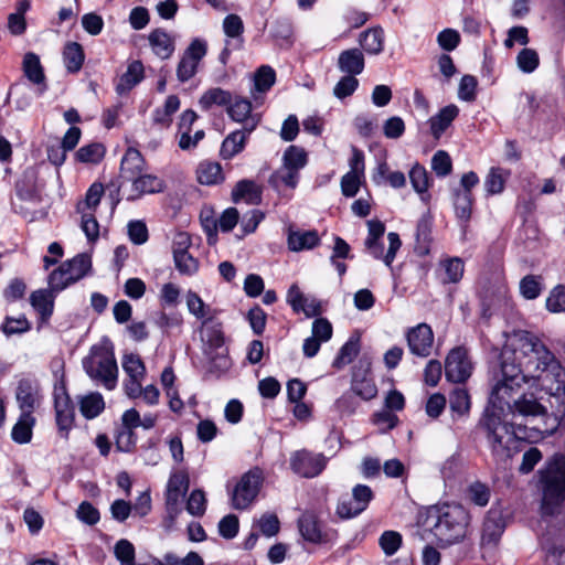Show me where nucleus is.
Masks as SVG:
<instances>
[{"mask_svg":"<svg viewBox=\"0 0 565 565\" xmlns=\"http://www.w3.org/2000/svg\"><path fill=\"white\" fill-rule=\"evenodd\" d=\"M522 351L527 356L521 369L505 359L502 361V380L492 388L489 404L498 409H512L514 395L521 394L522 385L531 380H542L550 390L565 388V369L555 355L535 335L524 333L521 338Z\"/></svg>","mask_w":565,"mask_h":565,"instance_id":"nucleus-1","label":"nucleus"},{"mask_svg":"<svg viewBox=\"0 0 565 565\" xmlns=\"http://www.w3.org/2000/svg\"><path fill=\"white\" fill-rule=\"evenodd\" d=\"M539 527L546 565H565V456L555 455L541 471Z\"/></svg>","mask_w":565,"mask_h":565,"instance_id":"nucleus-2","label":"nucleus"},{"mask_svg":"<svg viewBox=\"0 0 565 565\" xmlns=\"http://www.w3.org/2000/svg\"><path fill=\"white\" fill-rule=\"evenodd\" d=\"M426 524L440 547L461 542L469 524V514L459 504H444L428 510Z\"/></svg>","mask_w":565,"mask_h":565,"instance_id":"nucleus-3","label":"nucleus"},{"mask_svg":"<svg viewBox=\"0 0 565 565\" xmlns=\"http://www.w3.org/2000/svg\"><path fill=\"white\" fill-rule=\"evenodd\" d=\"M83 367L86 374L105 388L111 391L118 381V366L114 350L108 344H96L83 359Z\"/></svg>","mask_w":565,"mask_h":565,"instance_id":"nucleus-4","label":"nucleus"},{"mask_svg":"<svg viewBox=\"0 0 565 565\" xmlns=\"http://www.w3.org/2000/svg\"><path fill=\"white\" fill-rule=\"evenodd\" d=\"M263 482L260 470L254 469L244 473L232 490V505L236 510L247 509L256 499Z\"/></svg>","mask_w":565,"mask_h":565,"instance_id":"nucleus-5","label":"nucleus"},{"mask_svg":"<svg viewBox=\"0 0 565 565\" xmlns=\"http://www.w3.org/2000/svg\"><path fill=\"white\" fill-rule=\"evenodd\" d=\"M472 373V363L465 348L452 349L445 362V374L448 381L454 383L466 382Z\"/></svg>","mask_w":565,"mask_h":565,"instance_id":"nucleus-6","label":"nucleus"},{"mask_svg":"<svg viewBox=\"0 0 565 565\" xmlns=\"http://www.w3.org/2000/svg\"><path fill=\"white\" fill-rule=\"evenodd\" d=\"M202 341L204 342V352L215 365L221 369L228 366V360L224 349V335L218 326H206L202 329Z\"/></svg>","mask_w":565,"mask_h":565,"instance_id":"nucleus-7","label":"nucleus"},{"mask_svg":"<svg viewBox=\"0 0 565 565\" xmlns=\"http://www.w3.org/2000/svg\"><path fill=\"white\" fill-rule=\"evenodd\" d=\"M327 459L322 454L299 450L291 455L292 471L303 478L317 477L326 467Z\"/></svg>","mask_w":565,"mask_h":565,"instance_id":"nucleus-8","label":"nucleus"},{"mask_svg":"<svg viewBox=\"0 0 565 565\" xmlns=\"http://www.w3.org/2000/svg\"><path fill=\"white\" fill-rule=\"evenodd\" d=\"M206 54V44L201 40H194L182 55L178 67L177 76L180 82H186L192 78L198 70L200 61Z\"/></svg>","mask_w":565,"mask_h":565,"instance_id":"nucleus-9","label":"nucleus"},{"mask_svg":"<svg viewBox=\"0 0 565 565\" xmlns=\"http://www.w3.org/2000/svg\"><path fill=\"white\" fill-rule=\"evenodd\" d=\"M407 345L412 354L427 358L431 353L434 332L427 323H419L406 332Z\"/></svg>","mask_w":565,"mask_h":565,"instance_id":"nucleus-10","label":"nucleus"},{"mask_svg":"<svg viewBox=\"0 0 565 565\" xmlns=\"http://www.w3.org/2000/svg\"><path fill=\"white\" fill-rule=\"evenodd\" d=\"M505 529V520L501 509L491 508L483 522L481 545L483 548H494Z\"/></svg>","mask_w":565,"mask_h":565,"instance_id":"nucleus-11","label":"nucleus"},{"mask_svg":"<svg viewBox=\"0 0 565 565\" xmlns=\"http://www.w3.org/2000/svg\"><path fill=\"white\" fill-rule=\"evenodd\" d=\"M257 125L258 119H249L247 126H244L243 129L231 132L221 145L220 156L228 160L241 153L245 148L249 135Z\"/></svg>","mask_w":565,"mask_h":565,"instance_id":"nucleus-12","label":"nucleus"},{"mask_svg":"<svg viewBox=\"0 0 565 565\" xmlns=\"http://www.w3.org/2000/svg\"><path fill=\"white\" fill-rule=\"evenodd\" d=\"M146 170V161L139 150L128 148L125 152L121 163L119 178L121 184L131 182Z\"/></svg>","mask_w":565,"mask_h":565,"instance_id":"nucleus-13","label":"nucleus"},{"mask_svg":"<svg viewBox=\"0 0 565 565\" xmlns=\"http://www.w3.org/2000/svg\"><path fill=\"white\" fill-rule=\"evenodd\" d=\"M130 193L127 200L135 201L145 194L159 193L163 191L164 183L157 175L147 173L146 170L135 178L131 182Z\"/></svg>","mask_w":565,"mask_h":565,"instance_id":"nucleus-14","label":"nucleus"},{"mask_svg":"<svg viewBox=\"0 0 565 565\" xmlns=\"http://www.w3.org/2000/svg\"><path fill=\"white\" fill-rule=\"evenodd\" d=\"M369 371L370 363H366L364 369L362 366L356 367L352 374L351 393L364 401H370L377 394L376 385L371 377H367Z\"/></svg>","mask_w":565,"mask_h":565,"instance_id":"nucleus-15","label":"nucleus"},{"mask_svg":"<svg viewBox=\"0 0 565 565\" xmlns=\"http://www.w3.org/2000/svg\"><path fill=\"white\" fill-rule=\"evenodd\" d=\"M287 302L294 311H302L307 317H315L320 313V303L315 298L306 297L297 285H292L287 292Z\"/></svg>","mask_w":565,"mask_h":565,"instance_id":"nucleus-16","label":"nucleus"},{"mask_svg":"<svg viewBox=\"0 0 565 565\" xmlns=\"http://www.w3.org/2000/svg\"><path fill=\"white\" fill-rule=\"evenodd\" d=\"M15 397L21 412L32 414L39 403L38 385L31 380H21L17 387Z\"/></svg>","mask_w":565,"mask_h":565,"instance_id":"nucleus-17","label":"nucleus"},{"mask_svg":"<svg viewBox=\"0 0 565 565\" xmlns=\"http://www.w3.org/2000/svg\"><path fill=\"white\" fill-rule=\"evenodd\" d=\"M55 420L62 438L68 439V433L74 423V407L68 396L55 399Z\"/></svg>","mask_w":565,"mask_h":565,"instance_id":"nucleus-18","label":"nucleus"},{"mask_svg":"<svg viewBox=\"0 0 565 565\" xmlns=\"http://www.w3.org/2000/svg\"><path fill=\"white\" fill-rule=\"evenodd\" d=\"M388 249L383 255V245L379 241H365V247L369 253L376 259H383L386 266H391L395 259L396 252L399 249L402 242L397 233L390 232L387 234Z\"/></svg>","mask_w":565,"mask_h":565,"instance_id":"nucleus-19","label":"nucleus"},{"mask_svg":"<svg viewBox=\"0 0 565 565\" xmlns=\"http://www.w3.org/2000/svg\"><path fill=\"white\" fill-rule=\"evenodd\" d=\"M365 66L363 52L359 49L344 50L339 54L338 68L348 75H360Z\"/></svg>","mask_w":565,"mask_h":565,"instance_id":"nucleus-20","label":"nucleus"},{"mask_svg":"<svg viewBox=\"0 0 565 565\" xmlns=\"http://www.w3.org/2000/svg\"><path fill=\"white\" fill-rule=\"evenodd\" d=\"M232 200L235 203L241 201L256 205L262 201V188L252 180L238 181L232 190Z\"/></svg>","mask_w":565,"mask_h":565,"instance_id":"nucleus-21","label":"nucleus"},{"mask_svg":"<svg viewBox=\"0 0 565 565\" xmlns=\"http://www.w3.org/2000/svg\"><path fill=\"white\" fill-rule=\"evenodd\" d=\"M486 437L494 456L500 458L509 457V446L513 441V433L510 426L490 431L486 434Z\"/></svg>","mask_w":565,"mask_h":565,"instance_id":"nucleus-22","label":"nucleus"},{"mask_svg":"<svg viewBox=\"0 0 565 565\" xmlns=\"http://www.w3.org/2000/svg\"><path fill=\"white\" fill-rule=\"evenodd\" d=\"M299 533L303 540L310 543H321L323 541V534L318 522L317 516L311 512H305L298 519Z\"/></svg>","mask_w":565,"mask_h":565,"instance_id":"nucleus-23","label":"nucleus"},{"mask_svg":"<svg viewBox=\"0 0 565 565\" xmlns=\"http://www.w3.org/2000/svg\"><path fill=\"white\" fill-rule=\"evenodd\" d=\"M459 114V108L454 105H447L441 108L437 115L429 119L430 130L436 139H439L444 131L451 125Z\"/></svg>","mask_w":565,"mask_h":565,"instance_id":"nucleus-24","label":"nucleus"},{"mask_svg":"<svg viewBox=\"0 0 565 565\" xmlns=\"http://www.w3.org/2000/svg\"><path fill=\"white\" fill-rule=\"evenodd\" d=\"M196 179L201 184L215 185L225 180L222 166L214 161H202L196 168Z\"/></svg>","mask_w":565,"mask_h":565,"instance_id":"nucleus-25","label":"nucleus"},{"mask_svg":"<svg viewBox=\"0 0 565 565\" xmlns=\"http://www.w3.org/2000/svg\"><path fill=\"white\" fill-rule=\"evenodd\" d=\"M17 194L22 200H33L38 196V172L34 168L24 170L15 184Z\"/></svg>","mask_w":565,"mask_h":565,"instance_id":"nucleus-26","label":"nucleus"},{"mask_svg":"<svg viewBox=\"0 0 565 565\" xmlns=\"http://www.w3.org/2000/svg\"><path fill=\"white\" fill-rule=\"evenodd\" d=\"M149 44L153 53L160 58H169L174 51V43L172 38L163 30H153L149 36Z\"/></svg>","mask_w":565,"mask_h":565,"instance_id":"nucleus-27","label":"nucleus"},{"mask_svg":"<svg viewBox=\"0 0 565 565\" xmlns=\"http://www.w3.org/2000/svg\"><path fill=\"white\" fill-rule=\"evenodd\" d=\"M32 307L38 311L42 321H46L53 313L54 292L49 289L33 291L30 296Z\"/></svg>","mask_w":565,"mask_h":565,"instance_id":"nucleus-28","label":"nucleus"},{"mask_svg":"<svg viewBox=\"0 0 565 565\" xmlns=\"http://www.w3.org/2000/svg\"><path fill=\"white\" fill-rule=\"evenodd\" d=\"M320 242L317 231H289L288 247L292 252L311 249Z\"/></svg>","mask_w":565,"mask_h":565,"instance_id":"nucleus-29","label":"nucleus"},{"mask_svg":"<svg viewBox=\"0 0 565 565\" xmlns=\"http://www.w3.org/2000/svg\"><path fill=\"white\" fill-rule=\"evenodd\" d=\"M23 72L30 82L35 85H42L40 93L45 90V75L40 58L36 54L30 52L24 55Z\"/></svg>","mask_w":565,"mask_h":565,"instance_id":"nucleus-30","label":"nucleus"},{"mask_svg":"<svg viewBox=\"0 0 565 565\" xmlns=\"http://www.w3.org/2000/svg\"><path fill=\"white\" fill-rule=\"evenodd\" d=\"M359 43L366 53L377 55L384 47V31L371 28L360 34Z\"/></svg>","mask_w":565,"mask_h":565,"instance_id":"nucleus-31","label":"nucleus"},{"mask_svg":"<svg viewBox=\"0 0 565 565\" xmlns=\"http://www.w3.org/2000/svg\"><path fill=\"white\" fill-rule=\"evenodd\" d=\"M143 77V66L141 62L134 61L128 65L126 73L119 78L116 85V92L122 95L136 86Z\"/></svg>","mask_w":565,"mask_h":565,"instance_id":"nucleus-32","label":"nucleus"},{"mask_svg":"<svg viewBox=\"0 0 565 565\" xmlns=\"http://www.w3.org/2000/svg\"><path fill=\"white\" fill-rule=\"evenodd\" d=\"M510 412L518 413L522 416H539L545 413V408L536 401V398L531 394L527 396L524 393H521L520 396L513 401L512 409Z\"/></svg>","mask_w":565,"mask_h":565,"instance_id":"nucleus-33","label":"nucleus"},{"mask_svg":"<svg viewBox=\"0 0 565 565\" xmlns=\"http://www.w3.org/2000/svg\"><path fill=\"white\" fill-rule=\"evenodd\" d=\"M65 270L68 273V279L76 282L88 274L92 268V260L87 254H78L71 260L63 263Z\"/></svg>","mask_w":565,"mask_h":565,"instance_id":"nucleus-34","label":"nucleus"},{"mask_svg":"<svg viewBox=\"0 0 565 565\" xmlns=\"http://www.w3.org/2000/svg\"><path fill=\"white\" fill-rule=\"evenodd\" d=\"M465 265L460 258H450L440 263L439 278L444 284H456L463 275Z\"/></svg>","mask_w":565,"mask_h":565,"instance_id":"nucleus-35","label":"nucleus"},{"mask_svg":"<svg viewBox=\"0 0 565 565\" xmlns=\"http://www.w3.org/2000/svg\"><path fill=\"white\" fill-rule=\"evenodd\" d=\"M226 111L231 119L236 122H241L244 126H247L249 119H258L256 115H252V103L244 98H236L234 102L232 100Z\"/></svg>","mask_w":565,"mask_h":565,"instance_id":"nucleus-36","label":"nucleus"},{"mask_svg":"<svg viewBox=\"0 0 565 565\" xmlns=\"http://www.w3.org/2000/svg\"><path fill=\"white\" fill-rule=\"evenodd\" d=\"M189 488V478L184 472L173 473L168 482L167 503L178 504Z\"/></svg>","mask_w":565,"mask_h":565,"instance_id":"nucleus-37","label":"nucleus"},{"mask_svg":"<svg viewBox=\"0 0 565 565\" xmlns=\"http://www.w3.org/2000/svg\"><path fill=\"white\" fill-rule=\"evenodd\" d=\"M268 182L276 190L281 186L295 189L299 182V173L281 163V167L271 173Z\"/></svg>","mask_w":565,"mask_h":565,"instance_id":"nucleus-38","label":"nucleus"},{"mask_svg":"<svg viewBox=\"0 0 565 565\" xmlns=\"http://www.w3.org/2000/svg\"><path fill=\"white\" fill-rule=\"evenodd\" d=\"M105 408V402L100 393L93 392L79 399V411L86 419L97 417Z\"/></svg>","mask_w":565,"mask_h":565,"instance_id":"nucleus-39","label":"nucleus"},{"mask_svg":"<svg viewBox=\"0 0 565 565\" xmlns=\"http://www.w3.org/2000/svg\"><path fill=\"white\" fill-rule=\"evenodd\" d=\"M232 102V94L220 87L207 89L200 98L201 108L207 110L213 106H226Z\"/></svg>","mask_w":565,"mask_h":565,"instance_id":"nucleus-40","label":"nucleus"},{"mask_svg":"<svg viewBox=\"0 0 565 565\" xmlns=\"http://www.w3.org/2000/svg\"><path fill=\"white\" fill-rule=\"evenodd\" d=\"M63 60L68 72H78L84 62L82 45L77 42H68L63 51Z\"/></svg>","mask_w":565,"mask_h":565,"instance_id":"nucleus-41","label":"nucleus"},{"mask_svg":"<svg viewBox=\"0 0 565 565\" xmlns=\"http://www.w3.org/2000/svg\"><path fill=\"white\" fill-rule=\"evenodd\" d=\"M34 417L32 414L21 413L17 424L12 428V439L19 444H26L32 437V427L34 425Z\"/></svg>","mask_w":565,"mask_h":565,"instance_id":"nucleus-42","label":"nucleus"},{"mask_svg":"<svg viewBox=\"0 0 565 565\" xmlns=\"http://www.w3.org/2000/svg\"><path fill=\"white\" fill-rule=\"evenodd\" d=\"M185 301L190 313L195 316L198 319L203 320V326H205L206 320L212 319V309L204 303L202 298L196 292L189 290L185 295Z\"/></svg>","mask_w":565,"mask_h":565,"instance_id":"nucleus-43","label":"nucleus"},{"mask_svg":"<svg viewBox=\"0 0 565 565\" xmlns=\"http://www.w3.org/2000/svg\"><path fill=\"white\" fill-rule=\"evenodd\" d=\"M282 164L300 173L308 162L306 150L298 146H289L282 154Z\"/></svg>","mask_w":565,"mask_h":565,"instance_id":"nucleus-44","label":"nucleus"},{"mask_svg":"<svg viewBox=\"0 0 565 565\" xmlns=\"http://www.w3.org/2000/svg\"><path fill=\"white\" fill-rule=\"evenodd\" d=\"M503 413L504 411L498 409V407H493L489 404L480 419L479 426L486 434L509 426L502 418Z\"/></svg>","mask_w":565,"mask_h":565,"instance_id":"nucleus-45","label":"nucleus"},{"mask_svg":"<svg viewBox=\"0 0 565 565\" xmlns=\"http://www.w3.org/2000/svg\"><path fill=\"white\" fill-rule=\"evenodd\" d=\"M473 198L468 191H456L454 199V207L456 216L467 223L471 217Z\"/></svg>","mask_w":565,"mask_h":565,"instance_id":"nucleus-46","label":"nucleus"},{"mask_svg":"<svg viewBox=\"0 0 565 565\" xmlns=\"http://www.w3.org/2000/svg\"><path fill=\"white\" fill-rule=\"evenodd\" d=\"M360 352L359 338H350L340 349L332 365L335 369H342L351 363Z\"/></svg>","mask_w":565,"mask_h":565,"instance_id":"nucleus-47","label":"nucleus"},{"mask_svg":"<svg viewBox=\"0 0 565 565\" xmlns=\"http://www.w3.org/2000/svg\"><path fill=\"white\" fill-rule=\"evenodd\" d=\"M509 177V170L502 168H491L484 181L487 192L489 194L501 193Z\"/></svg>","mask_w":565,"mask_h":565,"instance_id":"nucleus-48","label":"nucleus"},{"mask_svg":"<svg viewBox=\"0 0 565 565\" xmlns=\"http://www.w3.org/2000/svg\"><path fill=\"white\" fill-rule=\"evenodd\" d=\"M180 100L175 95H170L166 99L162 108H157L153 113V121L162 126H169L171 124L172 115L179 109Z\"/></svg>","mask_w":565,"mask_h":565,"instance_id":"nucleus-49","label":"nucleus"},{"mask_svg":"<svg viewBox=\"0 0 565 565\" xmlns=\"http://www.w3.org/2000/svg\"><path fill=\"white\" fill-rule=\"evenodd\" d=\"M450 411L459 416L467 414L470 409V396L465 388H455L449 396Z\"/></svg>","mask_w":565,"mask_h":565,"instance_id":"nucleus-50","label":"nucleus"},{"mask_svg":"<svg viewBox=\"0 0 565 565\" xmlns=\"http://www.w3.org/2000/svg\"><path fill=\"white\" fill-rule=\"evenodd\" d=\"M104 156L105 148L98 142L83 146L76 152V159L83 163H98Z\"/></svg>","mask_w":565,"mask_h":565,"instance_id":"nucleus-51","label":"nucleus"},{"mask_svg":"<svg viewBox=\"0 0 565 565\" xmlns=\"http://www.w3.org/2000/svg\"><path fill=\"white\" fill-rule=\"evenodd\" d=\"M545 307L552 313H565V285L559 284L550 291Z\"/></svg>","mask_w":565,"mask_h":565,"instance_id":"nucleus-52","label":"nucleus"},{"mask_svg":"<svg viewBox=\"0 0 565 565\" xmlns=\"http://www.w3.org/2000/svg\"><path fill=\"white\" fill-rule=\"evenodd\" d=\"M402 535L392 530L384 531L379 539L380 547L386 556H393L402 546Z\"/></svg>","mask_w":565,"mask_h":565,"instance_id":"nucleus-53","label":"nucleus"},{"mask_svg":"<svg viewBox=\"0 0 565 565\" xmlns=\"http://www.w3.org/2000/svg\"><path fill=\"white\" fill-rule=\"evenodd\" d=\"M271 34L275 39L287 45L292 44L294 28L289 19L279 18L271 25Z\"/></svg>","mask_w":565,"mask_h":565,"instance_id":"nucleus-54","label":"nucleus"},{"mask_svg":"<svg viewBox=\"0 0 565 565\" xmlns=\"http://www.w3.org/2000/svg\"><path fill=\"white\" fill-rule=\"evenodd\" d=\"M122 369L131 379H145L146 367L140 356L134 353L122 358Z\"/></svg>","mask_w":565,"mask_h":565,"instance_id":"nucleus-55","label":"nucleus"},{"mask_svg":"<svg viewBox=\"0 0 565 565\" xmlns=\"http://www.w3.org/2000/svg\"><path fill=\"white\" fill-rule=\"evenodd\" d=\"M468 499L478 507H486L491 497L490 488L482 482H473L467 490Z\"/></svg>","mask_w":565,"mask_h":565,"instance_id":"nucleus-56","label":"nucleus"},{"mask_svg":"<svg viewBox=\"0 0 565 565\" xmlns=\"http://www.w3.org/2000/svg\"><path fill=\"white\" fill-rule=\"evenodd\" d=\"M77 211L82 214L81 227L89 241H95L99 236V224L92 212L84 211L81 204Z\"/></svg>","mask_w":565,"mask_h":565,"instance_id":"nucleus-57","label":"nucleus"},{"mask_svg":"<svg viewBox=\"0 0 565 565\" xmlns=\"http://www.w3.org/2000/svg\"><path fill=\"white\" fill-rule=\"evenodd\" d=\"M174 266L181 275L192 276L198 273L200 263L189 252L173 257Z\"/></svg>","mask_w":565,"mask_h":565,"instance_id":"nucleus-58","label":"nucleus"},{"mask_svg":"<svg viewBox=\"0 0 565 565\" xmlns=\"http://www.w3.org/2000/svg\"><path fill=\"white\" fill-rule=\"evenodd\" d=\"M539 63V54L533 49L525 47L516 56V65L523 73L534 72Z\"/></svg>","mask_w":565,"mask_h":565,"instance_id":"nucleus-59","label":"nucleus"},{"mask_svg":"<svg viewBox=\"0 0 565 565\" xmlns=\"http://www.w3.org/2000/svg\"><path fill=\"white\" fill-rule=\"evenodd\" d=\"M520 294L527 300L536 299L542 292L540 279L533 275L523 277L520 281Z\"/></svg>","mask_w":565,"mask_h":565,"instance_id":"nucleus-60","label":"nucleus"},{"mask_svg":"<svg viewBox=\"0 0 565 565\" xmlns=\"http://www.w3.org/2000/svg\"><path fill=\"white\" fill-rule=\"evenodd\" d=\"M206 510L205 493L200 490H193L186 501V511L193 516H202Z\"/></svg>","mask_w":565,"mask_h":565,"instance_id":"nucleus-61","label":"nucleus"},{"mask_svg":"<svg viewBox=\"0 0 565 565\" xmlns=\"http://www.w3.org/2000/svg\"><path fill=\"white\" fill-rule=\"evenodd\" d=\"M65 268L66 267L63 266L62 264L58 268L54 269L49 276V290H51L54 294L62 291L67 286L73 284V281L68 279V273L65 270Z\"/></svg>","mask_w":565,"mask_h":565,"instance_id":"nucleus-62","label":"nucleus"},{"mask_svg":"<svg viewBox=\"0 0 565 565\" xmlns=\"http://www.w3.org/2000/svg\"><path fill=\"white\" fill-rule=\"evenodd\" d=\"M409 180L414 190L424 194L428 189V174L423 166L415 164L409 171Z\"/></svg>","mask_w":565,"mask_h":565,"instance_id":"nucleus-63","label":"nucleus"},{"mask_svg":"<svg viewBox=\"0 0 565 565\" xmlns=\"http://www.w3.org/2000/svg\"><path fill=\"white\" fill-rule=\"evenodd\" d=\"M30 322L24 316L19 318L7 317L1 329L7 335L20 334L29 331Z\"/></svg>","mask_w":565,"mask_h":565,"instance_id":"nucleus-64","label":"nucleus"}]
</instances>
